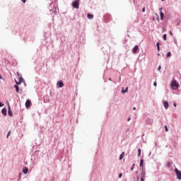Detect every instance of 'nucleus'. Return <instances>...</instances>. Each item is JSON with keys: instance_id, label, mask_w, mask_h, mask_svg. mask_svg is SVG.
<instances>
[{"instance_id": "nucleus-1", "label": "nucleus", "mask_w": 181, "mask_h": 181, "mask_svg": "<svg viewBox=\"0 0 181 181\" xmlns=\"http://www.w3.org/2000/svg\"><path fill=\"white\" fill-rule=\"evenodd\" d=\"M73 8H76V9H78L80 6V0H75L72 3Z\"/></svg>"}, {"instance_id": "nucleus-2", "label": "nucleus", "mask_w": 181, "mask_h": 181, "mask_svg": "<svg viewBox=\"0 0 181 181\" xmlns=\"http://www.w3.org/2000/svg\"><path fill=\"white\" fill-rule=\"evenodd\" d=\"M172 87L173 90H177L179 88V83H177V81H173L172 83Z\"/></svg>"}, {"instance_id": "nucleus-3", "label": "nucleus", "mask_w": 181, "mask_h": 181, "mask_svg": "<svg viewBox=\"0 0 181 181\" xmlns=\"http://www.w3.org/2000/svg\"><path fill=\"white\" fill-rule=\"evenodd\" d=\"M175 172L177 175V179H179V180H181V172L179 170H177V168L175 169Z\"/></svg>"}, {"instance_id": "nucleus-4", "label": "nucleus", "mask_w": 181, "mask_h": 181, "mask_svg": "<svg viewBox=\"0 0 181 181\" xmlns=\"http://www.w3.org/2000/svg\"><path fill=\"white\" fill-rule=\"evenodd\" d=\"M139 50V47L138 45H136L133 49H132V53L134 54H136V52Z\"/></svg>"}, {"instance_id": "nucleus-5", "label": "nucleus", "mask_w": 181, "mask_h": 181, "mask_svg": "<svg viewBox=\"0 0 181 181\" xmlns=\"http://www.w3.org/2000/svg\"><path fill=\"white\" fill-rule=\"evenodd\" d=\"M145 176H146V173H145V171H144V170H142L141 181H144L145 180Z\"/></svg>"}, {"instance_id": "nucleus-6", "label": "nucleus", "mask_w": 181, "mask_h": 181, "mask_svg": "<svg viewBox=\"0 0 181 181\" xmlns=\"http://www.w3.org/2000/svg\"><path fill=\"white\" fill-rule=\"evenodd\" d=\"M31 105H32V102L30 101V100H27L25 102V107L29 108Z\"/></svg>"}, {"instance_id": "nucleus-7", "label": "nucleus", "mask_w": 181, "mask_h": 181, "mask_svg": "<svg viewBox=\"0 0 181 181\" xmlns=\"http://www.w3.org/2000/svg\"><path fill=\"white\" fill-rule=\"evenodd\" d=\"M162 8L159 9L160 11V19L161 21H163V18H165V14L163 13V12H162Z\"/></svg>"}, {"instance_id": "nucleus-8", "label": "nucleus", "mask_w": 181, "mask_h": 181, "mask_svg": "<svg viewBox=\"0 0 181 181\" xmlns=\"http://www.w3.org/2000/svg\"><path fill=\"white\" fill-rule=\"evenodd\" d=\"M57 86L59 88H62L63 87V86H64V84L63 83V81H59L57 82Z\"/></svg>"}, {"instance_id": "nucleus-9", "label": "nucleus", "mask_w": 181, "mask_h": 181, "mask_svg": "<svg viewBox=\"0 0 181 181\" xmlns=\"http://www.w3.org/2000/svg\"><path fill=\"white\" fill-rule=\"evenodd\" d=\"M8 115L10 117H13V113L12 112V110H11V106L8 105Z\"/></svg>"}, {"instance_id": "nucleus-10", "label": "nucleus", "mask_w": 181, "mask_h": 181, "mask_svg": "<svg viewBox=\"0 0 181 181\" xmlns=\"http://www.w3.org/2000/svg\"><path fill=\"white\" fill-rule=\"evenodd\" d=\"M163 105H164L165 110H168V108H169V103H168V101H164Z\"/></svg>"}, {"instance_id": "nucleus-11", "label": "nucleus", "mask_w": 181, "mask_h": 181, "mask_svg": "<svg viewBox=\"0 0 181 181\" xmlns=\"http://www.w3.org/2000/svg\"><path fill=\"white\" fill-rule=\"evenodd\" d=\"M28 170H29V169H28V168H26V167H24V168H23V173H24V175H27Z\"/></svg>"}, {"instance_id": "nucleus-12", "label": "nucleus", "mask_w": 181, "mask_h": 181, "mask_svg": "<svg viewBox=\"0 0 181 181\" xmlns=\"http://www.w3.org/2000/svg\"><path fill=\"white\" fill-rule=\"evenodd\" d=\"M1 113L3 114V115L6 116V108L2 109Z\"/></svg>"}, {"instance_id": "nucleus-13", "label": "nucleus", "mask_w": 181, "mask_h": 181, "mask_svg": "<svg viewBox=\"0 0 181 181\" xmlns=\"http://www.w3.org/2000/svg\"><path fill=\"white\" fill-rule=\"evenodd\" d=\"M124 156H125V153L123 152L120 156H119V160H122L124 158Z\"/></svg>"}, {"instance_id": "nucleus-14", "label": "nucleus", "mask_w": 181, "mask_h": 181, "mask_svg": "<svg viewBox=\"0 0 181 181\" xmlns=\"http://www.w3.org/2000/svg\"><path fill=\"white\" fill-rule=\"evenodd\" d=\"M87 16L88 19H93V18H94V16L90 13H88Z\"/></svg>"}, {"instance_id": "nucleus-15", "label": "nucleus", "mask_w": 181, "mask_h": 181, "mask_svg": "<svg viewBox=\"0 0 181 181\" xmlns=\"http://www.w3.org/2000/svg\"><path fill=\"white\" fill-rule=\"evenodd\" d=\"M156 46H157L158 52H160V47L159 42L156 43Z\"/></svg>"}, {"instance_id": "nucleus-16", "label": "nucleus", "mask_w": 181, "mask_h": 181, "mask_svg": "<svg viewBox=\"0 0 181 181\" xmlns=\"http://www.w3.org/2000/svg\"><path fill=\"white\" fill-rule=\"evenodd\" d=\"M122 93L123 94H125V93H128V87L126 88V89L124 90V88H122Z\"/></svg>"}, {"instance_id": "nucleus-17", "label": "nucleus", "mask_w": 181, "mask_h": 181, "mask_svg": "<svg viewBox=\"0 0 181 181\" xmlns=\"http://www.w3.org/2000/svg\"><path fill=\"white\" fill-rule=\"evenodd\" d=\"M14 88H16V93H19V87L18 86V85H15Z\"/></svg>"}, {"instance_id": "nucleus-18", "label": "nucleus", "mask_w": 181, "mask_h": 181, "mask_svg": "<svg viewBox=\"0 0 181 181\" xmlns=\"http://www.w3.org/2000/svg\"><path fill=\"white\" fill-rule=\"evenodd\" d=\"M22 81H23V78L22 76L19 77V84H21Z\"/></svg>"}, {"instance_id": "nucleus-19", "label": "nucleus", "mask_w": 181, "mask_h": 181, "mask_svg": "<svg viewBox=\"0 0 181 181\" xmlns=\"http://www.w3.org/2000/svg\"><path fill=\"white\" fill-rule=\"evenodd\" d=\"M172 56V53L170 52H168L166 54V57H170Z\"/></svg>"}, {"instance_id": "nucleus-20", "label": "nucleus", "mask_w": 181, "mask_h": 181, "mask_svg": "<svg viewBox=\"0 0 181 181\" xmlns=\"http://www.w3.org/2000/svg\"><path fill=\"white\" fill-rule=\"evenodd\" d=\"M143 165H144V160L141 159V160H140V166H143Z\"/></svg>"}, {"instance_id": "nucleus-21", "label": "nucleus", "mask_w": 181, "mask_h": 181, "mask_svg": "<svg viewBox=\"0 0 181 181\" xmlns=\"http://www.w3.org/2000/svg\"><path fill=\"white\" fill-rule=\"evenodd\" d=\"M138 156H141V148L138 149Z\"/></svg>"}, {"instance_id": "nucleus-22", "label": "nucleus", "mask_w": 181, "mask_h": 181, "mask_svg": "<svg viewBox=\"0 0 181 181\" xmlns=\"http://www.w3.org/2000/svg\"><path fill=\"white\" fill-rule=\"evenodd\" d=\"M166 37H167L166 34H164V35H163V40H166Z\"/></svg>"}, {"instance_id": "nucleus-23", "label": "nucleus", "mask_w": 181, "mask_h": 181, "mask_svg": "<svg viewBox=\"0 0 181 181\" xmlns=\"http://www.w3.org/2000/svg\"><path fill=\"white\" fill-rule=\"evenodd\" d=\"M165 132H168V131H169V129H168V126H165Z\"/></svg>"}, {"instance_id": "nucleus-24", "label": "nucleus", "mask_w": 181, "mask_h": 181, "mask_svg": "<svg viewBox=\"0 0 181 181\" xmlns=\"http://www.w3.org/2000/svg\"><path fill=\"white\" fill-rule=\"evenodd\" d=\"M9 135H11V131L8 132V133L7 134V138H9Z\"/></svg>"}, {"instance_id": "nucleus-25", "label": "nucleus", "mask_w": 181, "mask_h": 181, "mask_svg": "<svg viewBox=\"0 0 181 181\" xmlns=\"http://www.w3.org/2000/svg\"><path fill=\"white\" fill-rule=\"evenodd\" d=\"M134 166H135V164H133L132 167L131 168V170H134Z\"/></svg>"}, {"instance_id": "nucleus-26", "label": "nucleus", "mask_w": 181, "mask_h": 181, "mask_svg": "<svg viewBox=\"0 0 181 181\" xmlns=\"http://www.w3.org/2000/svg\"><path fill=\"white\" fill-rule=\"evenodd\" d=\"M122 177V173H120V174L119 175V178L121 179Z\"/></svg>"}, {"instance_id": "nucleus-27", "label": "nucleus", "mask_w": 181, "mask_h": 181, "mask_svg": "<svg viewBox=\"0 0 181 181\" xmlns=\"http://www.w3.org/2000/svg\"><path fill=\"white\" fill-rule=\"evenodd\" d=\"M17 74H18L19 78H20V77H22V75L21 74H19L18 72L17 73Z\"/></svg>"}, {"instance_id": "nucleus-28", "label": "nucleus", "mask_w": 181, "mask_h": 181, "mask_svg": "<svg viewBox=\"0 0 181 181\" xmlns=\"http://www.w3.org/2000/svg\"><path fill=\"white\" fill-rule=\"evenodd\" d=\"M160 69H161V66H159L158 68V71H160Z\"/></svg>"}, {"instance_id": "nucleus-29", "label": "nucleus", "mask_w": 181, "mask_h": 181, "mask_svg": "<svg viewBox=\"0 0 181 181\" xmlns=\"http://www.w3.org/2000/svg\"><path fill=\"white\" fill-rule=\"evenodd\" d=\"M0 107H4V103L0 102Z\"/></svg>"}, {"instance_id": "nucleus-30", "label": "nucleus", "mask_w": 181, "mask_h": 181, "mask_svg": "<svg viewBox=\"0 0 181 181\" xmlns=\"http://www.w3.org/2000/svg\"><path fill=\"white\" fill-rule=\"evenodd\" d=\"M153 86H154L155 87H156V86H157L156 82H154V83H153Z\"/></svg>"}, {"instance_id": "nucleus-31", "label": "nucleus", "mask_w": 181, "mask_h": 181, "mask_svg": "<svg viewBox=\"0 0 181 181\" xmlns=\"http://www.w3.org/2000/svg\"><path fill=\"white\" fill-rule=\"evenodd\" d=\"M16 83L17 86H19V84H21V83H19V81L18 82L16 81Z\"/></svg>"}, {"instance_id": "nucleus-32", "label": "nucleus", "mask_w": 181, "mask_h": 181, "mask_svg": "<svg viewBox=\"0 0 181 181\" xmlns=\"http://www.w3.org/2000/svg\"><path fill=\"white\" fill-rule=\"evenodd\" d=\"M142 12H145V7L143 8Z\"/></svg>"}, {"instance_id": "nucleus-33", "label": "nucleus", "mask_w": 181, "mask_h": 181, "mask_svg": "<svg viewBox=\"0 0 181 181\" xmlns=\"http://www.w3.org/2000/svg\"><path fill=\"white\" fill-rule=\"evenodd\" d=\"M22 2H23V4H25L26 2V0H22Z\"/></svg>"}, {"instance_id": "nucleus-34", "label": "nucleus", "mask_w": 181, "mask_h": 181, "mask_svg": "<svg viewBox=\"0 0 181 181\" xmlns=\"http://www.w3.org/2000/svg\"><path fill=\"white\" fill-rule=\"evenodd\" d=\"M128 122L131 121V117H129L127 119Z\"/></svg>"}, {"instance_id": "nucleus-35", "label": "nucleus", "mask_w": 181, "mask_h": 181, "mask_svg": "<svg viewBox=\"0 0 181 181\" xmlns=\"http://www.w3.org/2000/svg\"><path fill=\"white\" fill-rule=\"evenodd\" d=\"M134 111H135V110H136V107H133Z\"/></svg>"}, {"instance_id": "nucleus-36", "label": "nucleus", "mask_w": 181, "mask_h": 181, "mask_svg": "<svg viewBox=\"0 0 181 181\" xmlns=\"http://www.w3.org/2000/svg\"><path fill=\"white\" fill-rule=\"evenodd\" d=\"M168 166H170V163H168Z\"/></svg>"}, {"instance_id": "nucleus-37", "label": "nucleus", "mask_w": 181, "mask_h": 181, "mask_svg": "<svg viewBox=\"0 0 181 181\" xmlns=\"http://www.w3.org/2000/svg\"><path fill=\"white\" fill-rule=\"evenodd\" d=\"M137 181H139V177L137 176Z\"/></svg>"}, {"instance_id": "nucleus-38", "label": "nucleus", "mask_w": 181, "mask_h": 181, "mask_svg": "<svg viewBox=\"0 0 181 181\" xmlns=\"http://www.w3.org/2000/svg\"><path fill=\"white\" fill-rule=\"evenodd\" d=\"M0 79L2 80V76L0 75Z\"/></svg>"}, {"instance_id": "nucleus-39", "label": "nucleus", "mask_w": 181, "mask_h": 181, "mask_svg": "<svg viewBox=\"0 0 181 181\" xmlns=\"http://www.w3.org/2000/svg\"><path fill=\"white\" fill-rule=\"evenodd\" d=\"M173 105H174V107H176V103H174Z\"/></svg>"}, {"instance_id": "nucleus-40", "label": "nucleus", "mask_w": 181, "mask_h": 181, "mask_svg": "<svg viewBox=\"0 0 181 181\" xmlns=\"http://www.w3.org/2000/svg\"><path fill=\"white\" fill-rule=\"evenodd\" d=\"M170 35H173L172 31H170Z\"/></svg>"}, {"instance_id": "nucleus-41", "label": "nucleus", "mask_w": 181, "mask_h": 181, "mask_svg": "<svg viewBox=\"0 0 181 181\" xmlns=\"http://www.w3.org/2000/svg\"><path fill=\"white\" fill-rule=\"evenodd\" d=\"M110 81H112L111 78H109Z\"/></svg>"}, {"instance_id": "nucleus-42", "label": "nucleus", "mask_w": 181, "mask_h": 181, "mask_svg": "<svg viewBox=\"0 0 181 181\" xmlns=\"http://www.w3.org/2000/svg\"><path fill=\"white\" fill-rule=\"evenodd\" d=\"M158 56H160V54H158Z\"/></svg>"}, {"instance_id": "nucleus-43", "label": "nucleus", "mask_w": 181, "mask_h": 181, "mask_svg": "<svg viewBox=\"0 0 181 181\" xmlns=\"http://www.w3.org/2000/svg\"><path fill=\"white\" fill-rule=\"evenodd\" d=\"M119 80L121 81V76L119 77Z\"/></svg>"}, {"instance_id": "nucleus-44", "label": "nucleus", "mask_w": 181, "mask_h": 181, "mask_svg": "<svg viewBox=\"0 0 181 181\" xmlns=\"http://www.w3.org/2000/svg\"><path fill=\"white\" fill-rule=\"evenodd\" d=\"M123 91H125V90L123 89Z\"/></svg>"}, {"instance_id": "nucleus-45", "label": "nucleus", "mask_w": 181, "mask_h": 181, "mask_svg": "<svg viewBox=\"0 0 181 181\" xmlns=\"http://www.w3.org/2000/svg\"><path fill=\"white\" fill-rule=\"evenodd\" d=\"M162 1H165V0H162Z\"/></svg>"}]
</instances>
